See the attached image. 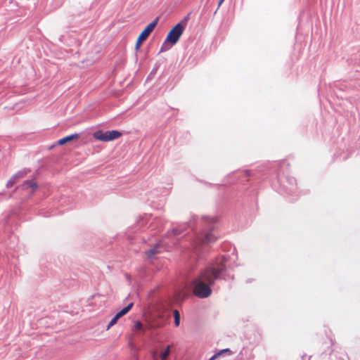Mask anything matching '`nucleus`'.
<instances>
[{
  "mask_svg": "<svg viewBox=\"0 0 360 360\" xmlns=\"http://www.w3.org/2000/svg\"><path fill=\"white\" fill-rule=\"evenodd\" d=\"M224 0H219V3H218V7H219V6L221 5V4L224 2Z\"/></svg>",
  "mask_w": 360,
  "mask_h": 360,
  "instance_id": "nucleus-19",
  "label": "nucleus"
},
{
  "mask_svg": "<svg viewBox=\"0 0 360 360\" xmlns=\"http://www.w3.org/2000/svg\"><path fill=\"white\" fill-rule=\"evenodd\" d=\"M149 36V34H148L146 33V32H143L142 31V32L140 34V35L138 37V39L136 41V49H139L141 44L143 43V41H145L148 37Z\"/></svg>",
  "mask_w": 360,
  "mask_h": 360,
  "instance_id": "nucleus-9",
  "label": "nucleus"
},
{
  "mask_svg": "<svg viewBox=\"0 0 360 360\" xmlns=\"http://www.w3.org/2000/svg\"><path fill=\"white\" fill-rule=\"evenodd\" d=\"M78 138H79V134H71L70 136H68L63 139H59L58 141V144L60 146H62V145L65 144L68 142H70L73 140H76Z\"/></svg>",
  "mask_w": 360,
  "mask_h": 360,
  "instance_id": "nucleus-8",
  "label": "nucleus"
},
{
  "mask_svg": "<svg viewBox=\"0 0 360 360\" xmlns=\"http://www.w3.org/2000/svg\"><path fill=\"white\" fill-rule=\"evenodd\" d=\"M27 174V170H21V171H19L18 172H17L15 174H14L7 182V187H11L13 186L15 183L16 181L22 178L23 176H25V174Z\"/></svg>",
  "mask_w": 360,
  "mask_h": 360,
  "instance_id": "nucleus-6",
  "label": "nucleus"
},
{
  "mask_svg": "<svg viewBox=\"0 0 360 360\" xmlns=\"http://www.w3.org/2000/svg\"><path fill=\"white\" fill-rule=\"evenodd\" d=\"M122 134L116 130L102 131L101 130L96 131L93 134V137L96 140L108 142L118 139L121 136Z\"/></svg>",
  "mask_w": 360,
  "mask_h": 360,
  "instance_id": "nucleus-3",
  "label": "nucleus"
},
{
  "mask_svg": "<svg viewBox=\"0 0 360 360\" xmlns=\"http://www.w3.org/2000/svg\"><path fill=\"white\" fill-rule=\"evenodd\" d=\"M22 186L24 189L31 188V192L33 193L36 190L37 185L35 181L31 180L26 181Z\"/></svg>",
  "mask_w": 360,
  "mask_h": 360,
  "instance_id": "nucleus-10",
  "label": "nucleus"
},
{
  "mask_svg": "<svg viewBox=\"0 0 360 360\" xmlns=\"http://www.w3.org/2000/svg\"><path fill=\"white\" fill-rule=\"evenodd\" d=\"M158 21V18H156L154 21L150 22L143 31L146 32L148 34L150 35V34L153 32L155 27L156 26Z\"/></svg>",
  "mask_w": 360,
  "mask_h": 360,
  "instance_id": "nucleus-11",
  "label": "nucleus"
},
{
  "mask_svg": "<svg viewBox=\"0 0 360 360\" xmlns=\"http://www.w3.org/2000/svg\"><path fill=\"white\" fill-rule=\"evenodd\" d=\"M232 354H233V352L229 349H221V350L219 351L218 352H217L215 354V355L217 356V357L218 359L221 356H224L225 354L231 355Z\"/></svg>",
  "mask_w": 360,
  "mask_h": 360,
  "instance_id": "nucleus-14",
  "label": "nucleus"
},
{
  "mask_svg": "<svg viewBox=\"0 0 360 360\" xmlns=\"http://www.w3.org/2000/svg\"><path fill=\"white\" fill-rule=\"evenodd\" d=\"M159 247V245H157L153 248L150 249L147 252L146 255L148 259H152L155 257V255L160 252L159 250H158V248Z\"/></svg>",
  "mask_w": 360,
  "mask_h": 360,
  "instance_id": "nucleus-12",
  "label": "nucleus"
},
{
  "mask_svg": "<svg viewBox=\"0 0 360 360\" xmlns=\"http://www.w3.org/2000/svg\"><path fill=\"white\" fill-rule=\"evenodd\" d=\"M132 307L133 303L131 302L127 307L122 309L120 311H119L109 322L107 329L108 330L110 328L114 326L119 319H120L122 316H124L129 311Z\"/></svg>",
  "mask_w": 360,
  "mask_h": 360,
  "instance_id": "nucleus-5",
  "label": "nucleus"
},
{
  "mask_svg": "<svg viewBox=\"0 0 360 360\" xmlns=\"http://www.w3.org/2000/svg\"><path fill=\"white\" fill-rule=\"evenodd\" d=\"M217 359V356L214 354V355H213V356H212L209 360H215V359Z\"/></svg>",
  "mask_w": 360,
  "mask_h": 360,
  "instance_id": "nucleus-18",
  "label": "nucleus"
},
{
  "mask_svg": "<svg viewBox=\"0 0 360 360\" xmlns=\"http://www.w3.org/2000/svg\"><path fill=\"white\" fill-rule=\"evenodd\" d=\"M170 345H168L166 349L162 351L160 354V358L161 360H166L169 355L170 353Z\"/></svg>",
  "mask_w": 360,
  "mask_h": 360,
  "instance_id": "nucleus-13",
  "label": "nucleus"
},
{
  "mask_svg": "<svg viewBox=\"0 0 360 360\" xmlns=\"http://www.w3.org/2000/svg\"><path fill=\"white\" fill-rule=\"evenodd\" d=\"M172 232H173V234H174V235H178V234H179V233H180V231H178V230H176V229H173Z\"/></svg>",
  "mask_w": 360,
  "mask_h": 360,
  "instance_id": "nucleus-16",
  "label": "nucleus"
},
{
  "mask_svg": "<svg viewBox=\"0 0 360 360\" xmlns=\"http://www.w3.org/2000/svg\"><path fill=\"white\" fill-rule=\"evenodd\" d=\"M146 327H145L140 321H136L134 322V326H133V328H132V331L136 334V335H139L140 333H144L146 330Z\"/></svg>",
  "mask_w": 360,
  "mask_h": 360,
  "instance_id": "nucleus-7",
  "label": "nucleus"
},
{
  "mask_svg": "<svg viewBox=\"0 0 360 360\" xmlns=\"http://www.w3.org/2000/svg\"><path fill=\"white\" fill-rule=\"evenodd\" d=\"M207 220L208 223H212L214 221V219L212 218H207Z\"/></svg>",
  "mask_w": 360,
  "mask_h": 360,
  "instance_id": "nucleus-17",
  "label": "nucleus"
},
{
  "mask_svg": "<svg viewBox=\"0 0 360 360\" xmlns=\"http://www.w3.org/2000/svg\"><path fill=\"white\" fill-rule=\"evenodd\" d=\"M184 26L181 23L176 25L168 33L165 40L161 51L169 50L173 45L176 44L183 34Z\"/></svg>",
  "mask_w": 360,
  "mask_h": 360,
  "instance_id": "nucleus-2",
  "label": "nucleus"
},
{
  "mask_svg": "<svg viewBox=\"0 0 360 360\" xmlns=\"http://www.w3.org/2000/svg\"><path fill=\"white\" fill-rule=\"evenodd\" d=\"M215 240V236L210 233L203 231L200 236H198L193 243V249L195 251L200 250V246L205 243H212Z\"/></svg>",
  "mask_w": 360,
  "mask_h": 360,
  "instance_id": "nucleus-4",
  "label": "nucleus"
},
{
  "mask_svg": "<svg viewBox=\"0 0 360 360\" xmlns=\"http://www.w3.org/2000/svg\"><path fill=\"white\" fill-rule=\"evenodd\" d=\"M225 269L223 259L216 266H210L205 269L193 282V293L200 298L209 297L212 293L210 286L219 277Z\"/></svg>",
  "mask_w": 360,
  "mask_h": 360,
  "instance_id": "nucleus-1",
  "label": "nucleus"
},
{
  "mask_svg": "<svg viewBox=\"0 0 360 360\" xmlns=\"http://www.w3.org/2000/svg\"><path fill=\"white\" fill-rule=\"evenodd\" d=\"M174 324L176 326H179L180 323V314L177 310L174 311Z\"/></svg>",
  "mask_w": 360,
  "mask_h": 360,
  "instance_id": "nucleus-15",
  "label": "nucleus"
}]
</instances>
